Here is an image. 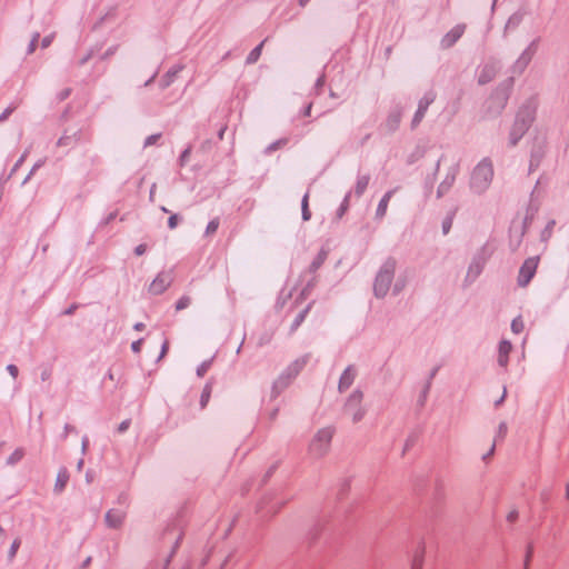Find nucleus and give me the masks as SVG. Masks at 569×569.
I'll return each instance as SVG.
<instances>
[{
    "label": "nucleus",
    "instance_id": "nucleus-26",
    "mask_svg": "<svg viewBox=\"0 0 569 569\" xmlns=\"http://www.w3.org/2000/svg\"><path fill=\"white\" fill-rule=\"evenodd\" d=\"M328 257V250L325 248H321V250L318 252V254L315 257L312 262L309 266V272L316 273L318 269L325 263L326 259Z\"/></svg>",
    "mask_w": 569,
    "mask_h": 569
},
{
    "label": "nucleus",
    "instance_id": "nucleus-56",
    "mask_svg": "<svg viewBox=\"0 0 569 569\" xmlns=\"http://www.w3.org/2000/svg\"><path fill=\"white\" fill-rule=\"evenodd\" d=\"M181 220V217L177 213H173L169 217L168 219V227L169 229H174L177 228L178 223L180 222Z\"/></svg>",
    "mask_w": 569,
    "mask_h": 569
},
{
    "label": "nucleus",
    "instance_id": "nucleus-4",
    "mask_svg": "<svg viewBox=\"0 0 569 569\" xmlns=\"http://www.w3.org/2000/svg\"><path fill=\"white\" fill-rule=\"evenodd\" d=\"M493 177V167L488 158L482 159L473 169L471 174V188L481 193L489 187Z\"/></svg>",
    "mask_w": 569,
    "mask_h": 569
},
{
    "label": "nucleus",
    "instance_id": "nucleus-46",
    "mask_svg": "<svg viewBox=\"0 0 569 569\" xmlns=\"http://www.w3.org/2000/svg\"><path fill=\"white\" fill-rule=\"evenodd\" d=\"M431 388V383H430V380H427L420 396H419V399H418V405L419 406H423L426 400H427V397H428V393H429V390Z\"/></svg>",
    "mask_w": 569,
    "mask_h": 569
},
{
    "label": "nucleus",
    "instance_id": "nucleus-32",
    "mask_svg": "<svg viewBox=\"0 0 569 569\" xmlns=\"http://www.w3.org/2000/svg\"><path fill=\"white\" fill-rule=\"evenodd\" d=\"M311 303H309L305 309H302L295 318L293 322L291 323L290 330L293 332L296 331L301 323L305 321L308 312L310 311Z\"/></svg>",
    "mask_w": 569,
    "mask_h": 569
},
{
    "label": "nucleus",
    "instance_id": "nucleus-36",
    "mask_svg": "<svg viewBox=\"0 0 569 569\" xmlns=\"http://www.w3.org/2000/svg\"><path fill=\"white\" fill-rule=\"evenodd\" d=\"M24 457V450L22 448H17L7 459L8 466H14L20 462Z\"/></svg>",
    "mask_w": 569,
    "mask_h": 569
},
{
    "label": "nucleus",
    "instance_id": "nucleus-17",
    "mask_svg": "<svg viewBox=\"0 0 569 569\" xmlns=\"http://www.w3.org/2000/svg\"><path fill=\"white\" fill-rule=\"evenodd\" d=\"M126 512L119 509H110L104 516L106 525L111 529H119L123 525Z\"/></svg>",
    "mask_w": 569,
    "mask_h": 569
},
{
    "label": "nucleus",
    "instance_id": "nucleus-25",
    "mask_svg": "<svg viewBox=\"0 0 569 569\" xmlns=\"http://www.w3.org/2000/svg\"><path fill=\"white\" fill-rule=\"evenodd\" d=\"M395 190L387 191L383 197L380 199L377 210H376V217L381 219L385 217L388 208L389 200L391 199Z\"/></svg>",
    "mask_w": 569,
    "mask_h": 569
},
{
    "label": "nucleus",
    "instance_id": "nucleus-61",
    "mask_svg": "<svg viewBox=\"0 0 569 569\" xmlns=\"http://www.w3.org/2000/svg\"><path fill=\"white\" fill-rule=\"evenodd\" d=\"M53 38H54V33H51V34H48L42 40H41V48L42 49H47L48 47L51 46L52 41H53Z\"/></svg>",
    "mask_w": 569,
    "mask_h": 569
},
{
    "label": "nucleus",
    "instance_id": "nucleus-43",
    "mask_svg": "<svg viewBox=\"0 0 569 569\" xmlns=\"http://www.w3.org/2000/svg\"><path fill=\"white\" fill-rule=\"evenodd\" d=\"M523 328H525V325H523L521 316L516 317L511 321V331L513 333L518 335V333L522 332Z\"/></svg>",
    "mask_w": 569,
    "mask_h": 569
},
{
    "label": "nucleus",
    "instance_id": "nucleus-29",
    "mask_svg": "<svg viewBox=\"0 0 569 569\" xmlns=\"http://www.w3.org/2000/svg\"><path fill=\"white\" fill-rule=\"evenodd\" d=\"M182 538H183V532L182 531H179L177 533V536L174 537V541H173V545H172V548H171V551L170 553L168 555V557L166 558V561H164V567L163 569H167L168 566L170 565L172 558L174 557L176 552L178 551L179 547H180V543L182 541Z\"/></svg>",
    "mask_w": 569,
    "mask_h": 569
},
{
    "label": "nucleus",
    "instance_id": "nucleus-54",
    "mask_svg": "<svg viewBox=\"0 0 569 569\" xmlns=\"http://www.w3.org/2000/svg\"><path fill=\"white\" fill-rule=\"evenodd\" d=\"M325 83H326V77H325V74H321V76L317 79V81H316V83H315V93H316L317 96H319V94L321 93V90H322V88H323Z\"/></svg>",
    "mask_w": 569,
    "mask_h": 569
},
{
    "label": "nucleus",
    "instance_id": "nucleus-30",
    "mask_svg": "<svg viewBox=\"0 0 569 569\" xmlns=\"http://www.w3.org/2000/svg\"><path fill=\"white\" fill-rule=\"evenodd\" d=\"M266 41H267V39L262 40L257 47H254L249 52V54L246 58V63L247 64H253V63H256L259 60V58L261 56V52H262L263 44H264Z\"/></svg>",
    "mask_w": 569,
    "mask_h": 569
},
{
    "label": "nucleus",
    "instance_id": "nucleus-21",
    "mask_svg": "<svg viewBox=\"0 0 569 569\" xmlns=\"http://www.w3.org/2000/svg\"><path fill=\"white\" fill-rule=\"evenodd\" d=\"M291 382L292 380L281 372V375L272 383L271 399H276L286 388L289 387Z\"/></svg>",
    "mask_w": 569,
    "mask_h": 569
},
{
    "label": "nucleus",
    "instance_id": "nucleus-51",
    "mask_svg": "<svg viewBox=\"0 0 569 569\" xmlns=\"http://www.w3.org/2000/svg\"><path fill=\"white\" fill-rule=\"evenodd\" d=\"M417 440H418V436L416 433H411L406 440L402 455H405L406 451H408L410 448H412L415 446V443L417 442Z\"/></svg>",
    "mask_w": 569,
    "mask_h": 569
},
{
    "label": "nucleus",
    "instance_id": "nucleus-47",
    "mask_svg": "<svg viewBox=\"0 0 569 569\" xmlns=\"http://www.w3.org/2000/svg\"><path fill=\"white\" fill-rule=\"evenodd\" d=\"M28 156V151L26 150L21 157L17 160V162L14 163V166L12 167L9 176L6 178V180H9L14 173L16 171L21 167V164L24 162L26 158Z\"/></svg>",
    "mask_w": 569,
    "mask_h": 569
},
{
    "label": "nucleus",
    "instance_id": "nucleus-63",
    "mask_svg": "<svg viewBox=\"0 0 569 569\" xmlns=\"http://www.w3.org/2000/svg\"><path fill=\"white\" fill-rule=\"evenodd\" d=\"M130 425H131V420L130 419H126L122 422H120V425L117 428V431L119 433H123V432H126L129 429Z\"/></svg>",
    "mask_w": 569,
    "mask_h": 569
},
{
    "label": "nucleus",
    "instance_id": "nucleus-19",
    "mask_svg": "<svg viewBox=\"0 0 569 569\" xmlns=\"http://www.w3.org/2000/svg\"><path fill=\"white\" fill-rule=\"evenodd\" d=\"M525 234L523 230L517 229V224L515 222L511 223L509 229V247L512 252L519 249Z\"/></svg>",
    "mask_w": 569,
    "mask_h": 569
},
{
    "label": "nucleus",
    "instance_id": "nucleus-28",
    "mask_svg": "<svg viewBox=\"0 0 569 569\" xmlns=\"http://www.w3.org/2000/svg\"><path fill=\"white\" fill-rule=\"evenodd\" d=\"M369 181H370V174L367 173V174L358 176L357 182L355 186L356 197L360 198L365 193V191L367 190V187L369 184Z\"/></svg>",
    "mask_w": 569,
    "mask_h": 569
},
{
    "label": "nucleus",
    "instance_id": "nucleus-9",
    "mask_svg": "<svg viewBox=\"0 0 569 569\" xmlns=\"http://www.w3.org/2000/svg\"><path fill=\"white\" fill-rule=\"evenodd\" d=\"M436 92L433 90L427 91L418 102V108L411 121V128H417L426 116L429 106L436 100Z\"/></svg>",
    "mask_w": 569,
    "mask_h": 569
},
{
    "label": "nucleus",
    "instance_id": "nucleus-52",
    "mask_svg": "<svg viewBox=\"0 0 569 569\" xmlns=\"http://www.w3.org/2000/svg\"><path fill=\"white\" fill-rule=\"evenodd\" d=\"M507 431H508L507 423L505 421H501L498 426V431H497L495 441H497L498 439H503L507 435Z\"/></svg>",
    "mask_w": 569,
    "mask_h": 569
},
{
    "label": "nucleus",
    "instance_id": "nucleus-49",
    "mask_svg": "<svg viewBox=\"0 0 569 569\" xmlns=\"http://www.w3.org/2000/svg\"><path fill=\"white\" fill-rule=\"evenodd\" d=\"M191 303V299L188 296H182L176 303V310L181 311L188 308Z\"/></svg>",
    "mask_w": 569,
    "mask_h": 569
},
{
    "label": "nucleus",
    "instance_id": "nucleus-62",
    "mask_svg": "<svg viewBox=\"0 0 569 569\" xmlns=\"http://www.w3.org/2000/svg\"><path fill=\"white\" fill-rule=\"evenodd\" d=\"M532 555H533V547L531 545H528L527 551H526V558H525V569H528Z\"/></svg>",
    "mask_w": 569,
    "mask_h": 569
},
{
    "label": "nucleus",
    "instance_id": "nucleus-1",
    "mask_svg": "<svg viewBox=\"0 0 569 569\" xmlns=\"http://www.w3.org/2000/svg\"><path fill=\"white\" fill-rule=\"evenodd\" d=\"M396 269V258L388 257L377 271L372 287L373 296L377 299H383L388 295L395 279Z\"/></svg>",
    "mask_w": 569,
    "mask_h": 569
},
{
    "label": "nucleus",
    "instance_id": "nucleus-44",
    "mask_svg": "<svg viewBox=\"0 0 569 569\" xmlns=\"http://www.w3.org/2000/svg\"><path fill=\"white\" fill-rule=\"evenodd\" d=\"M219 224H220L219 218H214V219L210 220L206 228V232H204L206 236H212L213 233H216L219 228Z\"/></svg>",
    "mask_w": 569,
    "mask_h": 569
},
{
    "label": "nucleus",
    "instance_id": "nucleus-39",
    "mask_svg": "<svg viewBox=\"0 0 569 569\" xmlns=\"http://www.w3.org/2000/svg\"><path fill=\"white\" fill-rule=\"evenodd\" d=\"M545 156V148L542 143L535 144L531 149L530 158L541 162Z\"/></svg>",
    "mask_w": 569,
    "mask_h": 569
},
{
    "label": "nucleus",
    "instance_id": "nucleus-31",
    "mask_svg": "<svg viewBox=\"0 0 569 569\" xmlns=\"http://www.w3.org/2000/svg\"><path fill=\"white\" fill-rule=\"evenodd\" d=\"M423 557H425V547L421 545L416 550V552L412 557L411 569H422Z\"/></svg>",
    "mask_w": 569,
    "mask_h": 569
},
{
    "label": "nucleus",
    "instance_id": "nucleus-18",
    "mask_svg": "<svg viewBox=\"0 0 569 569\" xmlns=\"http://www.w3.org/2000/svg\"><path fill=\"white\" fill-rule=\"evenodd\" d=\"M309 361V356L305 355L298 359H296L293 362H291L283 371L286 377L293 379L300 373V371L306 367V365Z\"/></svg>",
    "mask_w": 569,
    "mask_h": 569
},
{
    "label": "nucleus",
    "instance_id": "nucleus-23",
    "mask_svg": "<svg viewBox=\"0 0 569 569\" xmlns=\"http://www.w3.org/2000/svg\"><path fill=\"white\" fill-rule=\"evenodd\" d=\"M70 479V473L66 467H61L58 471L56 483L53 491L56 493H61Z\"/></svg>",
    "mask_w": 569,
    "mask_h": 569
},
{
    "label": "nucleus",
    "instance_id": "nucleus-38",
    "mask_svg": "<svg viewBox=\"0 0 569 569\" xmlns=\"http://www.w3.org/2000/svg\"><path fill=\"white\" fill-rule=\"evenodd\" d=\"M440 161H441V158L436 162V167H435L433 173L431 176H428L427 179H426V189H427L428 192H430L432 190L433 183L436 181L437 173H438L439 168H440Z\"/></svg>",
    "mask_w": 569,
    "mask_h": 569
},
{
    "label": "nucleus",
    "instance_id": "nucleus-42",
    "mask_svg": "<svg viewBox=\"0 0 569 569\" xmlns=\"http://www.w3.org/2000/svg\"><path fill=\"white\" fill-rule=\"evenodd\" d=\"M212 361H213V358L209 359V360H204L202 361L198 367H197V376L198 377H203L208 370L210 369L211 365H212Z\"/></svg>",
    "mask_w": 569,
    "mask_h": 569
},
{
    "label": "nucleus",
    "instance_id": "nucleus-5",
    "mask_svg": "<svg viewBox=\"0 0 569 569\" xmlns=\"http://www.w3.org/2000/svg\"><path fill=\"white\" fill-rule=\"evenodd\" d=\"M333 433L335 429L332 427H325L318 430L309 445V452L316 458L327 455Z\"/></svg>",
    "mask_w": 569,
    "mask_h": 569
},
{
    "label": "nucleus",
    "instance_id": "nucleus-7",
    "mask_svg": "<svg viewBox=\"0 0 569 569\" xmlns=\"http://www.w3.org/2000/svg\"><path fill=\"white\" fill-rule=\"evenodd\" d=\"M540 38L533 39L529 46L522 51L520 57L516 60V62L511 67V72L513 74L520 76L529 66L532 58L538 51Z\"/></svg>",
    "mask_w": 569,
    "mask_h": 569
},
{
    "label": "nucleus",
    "instance_id": "nucleus-40",
    "mask_svg": "<svg viewBox=\"0 0 569 569\" xmlns=\"http://www.w3.org/2000/svg\"><path fill=\"white\" fill-rule=\"evenodd\" d=\"M555 226H556L555 220L548 221L547 226L541 231V234H540L541 241H548L550 239Z\"/></svg>",
    "mask_w": 569,
    "mask_h": 569
},
{
    "label": "nucleus",
    "instance_id": "nucleus-41",
    "mask_svg": "<svg viewBox=\"0 0 569 569\" xmlns=\"http://www.w3.org/2000/svg\"><path fill=\"white\" fill-rule=\"evenodd\" d=\"M455 212L456 211H452V212L448 213L447 217L442 220L441 228H442V233L443 234H448L449 233V231H450V229L452 227Z\"/></svg>",
    "mask_w": 569,
    "mask_h": 569
},
{
    "label": "nucleus",
    "instance_id": "nucleus-14",
    "mask_svg": "<svg viewBox=\"0 0 569 569\" xmlns=\"http://www.w3.org/2000/svg\"><path fill=\"white\" fill-rule=\"evenodd\" d=\"M458 171H459L458 164H453L449 168L445 179L441 181V183L439 184V187L437 189V198H441L446 193H448V191L451 189V187L453 186V183L456 181Z\"/></svg>",
    "mask_w": 569,
    "mask_h": 569
},
{
    "label": "nucleus",
    "instance_id": "nucleus-15",
    "mask_svg": "<svg viewBox=\"0 0 569 569\" xmlns=\"http://www.w3.org/2000/svg\"><path fill=\"white\" fill-rule=\"evenodd\" d=\"M81 136H82L81 129H77L73 131L66 129L63 134L58 139L57 146L72 148L77 143H79V141L81 140Z\"/></svg>",
    "mask_w": 569,
    "mask_h": 569
},
{
    "label": "nucleus",
    "instance_id": "nucleus-10",
    "mask_svg": "<svg viewBox=\"0 0 569 569\" xmlns=\"http://www.w3.org/2000/svg\"><path fill=\"white\" fill-rule=\"evenodd\" d=\"M173 281L172 270L161 271L157 274L153 281L149 286V292L151 295L158 296L163 293L167 288L171 286Z\"/></svg>",
    "mask_w": 569,
    "mask_h": 569
},
{
    "label": "nucleus",
    "instance_id": "nucleus-55",
    "mask_svg": "<svg viewBox=\"0 0 569 569\" xmlns=\"http://www.w3.org/2000/svg\"><path fill=\"white\" fill-rule=\"evenodd\" d=\"M160 138H161V133H154V134L147 137L144 140V143H143V147L147 148V147H150V146L157 143V141Z\"/></svg>",
    "mask_w": 569,
    "mask_h": 569
},
{
    "label": "nucleus",
    "instance_id": "nucleus-53",
    "mask_svg": "<svg viewBox=\"0 0 569 569\" xmlns=\"http://www.w3.org/2000/svg\"><path fill=\"white\" fill-rule=\"evenodd\" d=\"M349 489H350V481L348 479H346L340 485L338 497L340 499L343 498L347 495V492L349 491Z\"/></svg>",
    "mask_w": 569,
    "mask_h": 569
},
{
    "label": "nucleus",
    "instance_id": "nucleus-16",
    "mask_svg": "<svg viewBox=\"0 0 569 569\" xmlns=\"http://www.w3.org/2000/svg\"><path fill=\"white\" fill-rule=\"evenodd\" d=\"M357 376V370L353 365H349L343 372L340 376L339 383H338V390L340 393L348 390L351 385L353 383Z\"/></svg>",
    "mask_w": 569,
    "mask_h": 569
},
{
    "label": "nucleus",
    "instance_id": "nucleus-13",
    "mask_svg": "<svg viewBox=\"0 0 569 569\" xmlns=\"http://www.w3.org/2000/svg\"><path fill=\"white\" fill-rule=\"evenodd\" d=\"M486 261L481 256H475L468 267L465 283H472L482 272Z\"/></svg>",
    "mask_w": 569,
    "mask_h": 569
},
{
    "label": "nucleus",
    "instance_id": "nucleus-45",
    "mask_svg": "<svg viewBox=\"0 0 569 569\" xmlns=\"http://www.w3.org/2000/svg\"><path fill=\"white\" fill-rule=\"evenodd\" d=\"M20 545H21V540L19 538L13 540V542L10 546L9 552H8V560L9 561L13 560V558L16 557V555H17V552L19 550Z\"/></svg>",
    "mask_w": 569,
    "mask_h": 569
},
{
    "label": "nucleus",
    "instance_id": "nucleus-48",
    "mask_svg": "<svg viewBox=\"0 0 569 569\" xmlns=\"http://www.w3.org/2000/svg\"><path fill=\"white\" fill-rule=\"evenodd\" d=\"M279 467V461H276L273 462L269 468L268 470L266 471L263 478H262V485H266L269 479L272 477V475L276 472V470L278 469Z\"/></svg>",
    "mask_w": 569,
    "mask_h": 569
},
{
    "label": "nucleus",
    "instance_id": "nucleus-59",
    "mask_svg": "<svg viewBox=\"0 0 569 569\" xmlns=\"http://www.w3.org/2000/svg\"><path fill=\"white\" fill-rule=\"evenodd\" d=\"M72 92V89L71 88H66L63 90H61L58 94H57V99L58 101H63L66 99H68L70 97Z\"/></svg>",
    "mask_w": 569,
    "mask_h": 569
},
{
    "label": "nucleus",
    "instance_id": "nucleus-22",
    "mask_svg": "<svg viewBox=\"0 0 569 569\" xmlns=\"http://www.w3.org/2000/svg\"><path fill=\"white\" fill-rule=\"evenodd\" d=\"M182 70V67L181 66H176V67H172L170 68L164 74L163 77L160 79L159 81V87L161 90H164L167 89L168 87L171 86V83L174 81V79L177 78L178 73Z\"/></svg>",
    "mask_w": 569,
    "mask_h": 569
},
{
    "label": "nucleus",
    "instance_id": "nucleus-37",
    "mask_svg": "<svg viewBox=\"0 0 569 569\" xmlns=\"http://www.w3.org/2000/svg\"><path fill=\"white\" fill-rule=\"evenodd\" d=\"M350 198H351V191H349V192L345 196V198H343V200H342V202H341L340 207H339V208H338V210H337V218H338V219H341V218L343 217V214L348 211V209H349V203H350Z\"/></svg>",
    "mask_w": 569,
    "mask_h": 569
},
{
    "label": "nucleus",
    "instance_id": "nucleus-8",
    "mask_svg": "<svg viewBox=\"0 0 569 569\" xmlns=\"http://www.w3.org/2000/svg\"><path fill=\"white\" fill-rule=\"evenodd\" d=\"M539 263V257H529L527 258L523 263L521 264L517 278V283L519 287L525 288L527 287L532 278L536 274L537 268Z\"/></svg>",
    "mask_w": 569,
    "mask_h": 569
},
{
    "label": "nucleus",
    "instance_id": "nucleus-35",
    "mask_svg": "<svg viewBox=\"0 0 569 569\" xmlns=\"http://www.w3.org/2000/svg\"><path fill=\"white\" fill-rule=\"evenodd\" d=\"M535 212H536V210H533L531 208H528L521 224L517 226V229L523 230L525 233H526L528 228H529V226L531 224V222L533 220Z\"/></svg>",
    "mask_w": 569,
    "mask_h": 569
},
{
    "label": "nucleus",
    "instance_id": "nucleus-60",
    "mask_svg": "<svg viewBox=\"0 0 569 569\" xmlns=\"http://www.w3.org/2000/svg\"><path fill=\"white\" fill-rule=\"evenodd\" d=\"M117 50H118V46H112V47L108 48L107 51L101 54L100 59L101 60L109 59L111 56H113L117 52Z\"/></svg>",
    "mask_w": 569,
    "mask_h": 569
},
{
    "label": "nucleus",
    "instance_id": "nucleus-64",
    "mask_svg": "<svg viewBox=\"0 0 569 569\" xmlns=\"http://www.w3.org/2000/svg\"><path fill=\"white\" fill-rule=\"evenodd\" d=\"M96 53L94 49H90L86 56H83L80 60H79V66H84L92 57L93 54Z\"/></svg>",
    "mask_w": 569,
    "mask_h": 569
},
{
    "label": "nucleus",
    "instance_id": "nucleus-20",
    "mask_svg": "<svg viewBox=\"0 0 569 569\" xmlns=\"http://www.w3.org/2000/svg\"><path fill=\"white\" fill-rule=\"evenodd\" d=\"M512 350V345L509 340H501L498 347V365L506 368L509 361V353Z\"/></svg>",
    "mask_w": 569,
    "mask_h": 569
},
{
    "label": "nucleus",
    "instance_id": "nucleus-27",
    "mask_svg": "<svg viewBox=\"0 0 569 569\" xmlns=\"http://www.w3.org/2000/svg\"><path fill=\"white\" fill-rule=\"evenodd\" d=\"M213 382H214V378L211 377L207 381V383L204 385V387L202 389V392H201V396H200V407H201V409L206 408L208 402H209V400H210Z\"/></svg>",
    "mask_w": 569,
    "mask_h": 569
},
{
    "label": "nucleus",
    "instance_id": "nucleus-11",
    "mask_svg": "<svg viewBox=\"0 0 569 569\" xmlns=\"http://www.w3.org/2000/svg\"><path fill=\"white\" fill-rule=\"evenodd\" d=\"M402 113H403V108L399 104L395 106L390 110L386 121L380 126L379 129L388 134L393 133L395 131L398 130V128L400 126Z\"/></svg>",
    "mask_w": 569,
    "mask_h": 569
},
{
    "label": "nucleus",
    "instance_id": "nucleus-3",
    "mask_svg": "<svg viewBox=\"0 0 569 569\" xmlns=\"http://www.w3.org/2000/svg\"><path fill=\"white\" fill-rule=\"evenodd\" d=\"M513 86V78H509L503 83L499 84L491 93L487 101V112L496 117L502 112L509 100L510 91Z\"/></svg>",
    "mask_w": 569,
    "mask_h": 569
},
{
    "label": "nucleus",
    "instance_id": "nucleus-50",
    "mask_svg": "<svg viewBox=\"0 0 569 569\" xmlns=\"http://www.w3.org/2000/svg\"><path fill=\"white\" fill-rule=\"evenodd\" d=\"M190 154H191V147L186 148L181 152L179 160H178L180 167H184L187 164V162L189 161Z\"/></svg>",
    "mask_w": 569,
    "mask_h": 569
},
{
    "label": "nucleus",
    "instance_id": "nucleus-58",
    "mask_svg": "<svg viewBox=\"0 0 569 569\" xmlns=\"http://www.w3.org/2000/svg\"><path fill=\"white\" fill-rule=\"evenodd\" d=\"M71 432H77V429L74 426L70 423H66L63 428V433L61 436L62 440H66Z\"/></svg>",
    "mask_w": 569,
    "mask_h": 569
},
{
    "label": "nucleus",
    "instance_id": "nucleus-34",
    "mask_svg": "<svg viewBox=\"0 0 569 569\" xmlns=\"http://www.w3.org/2000/svg\"><path fill=\"white\" fill-rule=\"evenodd\" d=\"M493 76H495L493 68L489 67V66H485V68L482 69L481 73L478 78V82L480 84H486L493 79Z\"/></svg>",
    "mask_w": 569,
    "mask_h": 569
},
{
    "label": "nucleus",
    "instance_id": "nucleus-33",
    "mask_svg": "<svg viewBox=\"0 0 569 569\" xmlns=\"http://www.w3.org/2000/svg\"><path fill=\"white\" fill-rule=\"evenodd\" d=\"M301 217L303 221L311 219V211L309 209V192H307L301 200Z\"/></svg>",
    "mask_w": 569,
    "mask_h": 569
},
{
    "label": "nucleus",
    "instance_id": "nucleus-12",
    "mask_svg": "<svg viewBox=\"0 0 569 569\" xmlns=\"http://www.w3.org/2000/svg\"><path fill=\"white\" fill-rule=\"evenodd\" d=\"M466 30V24L459 23L448 31L440 40V48L443 50L453 47L457 41L462 37Z\"/></svg>",
    "mask_w": 569,
    "mask_h": 569
},
{
    "label": "nucleus",
    "instance_id": "nucleus-24",
    "mask_svg": "<svg viewBox=\"0 0 569 569\" xmlns=\"http://www.w3.org/2000/svg\"><path fill=\"white\" fill-rule=\"evenodd\" d=\"M523 17H525V13L520 10L512 13L505 24V29H503L505 34L508 31H512V30L517 29L520 26V23L522 22Z\"/></svg>",
    "mask_w": 569,
    "mask_h": 569
},
{
    "label": "nucleus",
    "instance_id": "nucleus-6",
    "mask_svg": "<svg viewBox=\"0 0 569 569\" xmlns=\"http://www.w3.org/2000/svg\"><path fill=\"white\" fill-rule=\"evenodd\" d=\"M362 400L363 392L360 389H356L350 393L345 402L343 412L351 416L353 423L361 421L366 415Z\"/></svg>",
    "mask_w": 569,
    "mask_h": 569
},
{
    "label": "nucleus",
    "instance_id": "nucleus-57",
    "mask_svg": "<svg viewBox=\"0 0 569 569\" xmlns=\"http://www.w3.org/2000/svg\"><path fill=\"white\" fill-rule=\"evenodd\" d=\"M16 110V106H9L4 111L0 114V123L6 121L10 114Z\"/></svg>",
    "mask_w": 569,
    "mask_h": 569
},
{
    "label": "nucleus",
    "instance_id": "nucleus-2",
    "mask_svg": "<svg viewBox=\"0 0 569 569\" xmlns=\"http://www.w3.org/2000/svg\"><path fill=\"white\" fill-rule=\"evenodd\" d=\"M536 117V108L531 103L521 106L516 114L515 122L509 133V146L518 144L523 134L528 131Z\"/></svg>",
    "mask_w": 569,
    "mask_h": 569
}]
</instances>
